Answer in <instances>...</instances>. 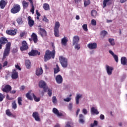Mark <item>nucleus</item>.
Returning <instances> with one entry per match:
<instances>
[{
	"label": "nucleus",
	"instance_id": "40",
	"mask_svg": "<svg viewBox=\"0 0 127 127\" xmlns=\"http://www.w3.org/2000/svg\"><path fill=\"white\" fill-rule=\"evenodd\" d=\"M109 42L110 43L111 45H112V46L115 45V40L114 39H109Z\"/></svg>",
	"mask_w": 127,
	"mask_h": 127
},
{
	"label": "nucleus",
	"instance_id": "3",
	"mask_svg": "<svg viewBox=\"0 0 127 127\" xmlns=\"http://www.w3.org/2000/svg\"><path fill=\"white\" fill-rule=\"evenodd\" d=\"M20 9H21V7L19 4H14L12 8L11 9L10 11L11 13L15 14V13H18V12L20 11Z\"/></svg>",
	"mask_w": 127,
	"mask_h": 127
},
{
	"label": "nucleus",
	"instance_id": "38",
	"mask_svg": "<svg viewBox=\"0 0 127 127\" xmlns=\"http://www.w3.org/2000/svg\"><path fill=\"white\" fill-rule=\"evenodd\" d=\"M12 109H13L14 110H15L16 109V108H17V105L16 104V101H14L12 103Z\"/></svg>",
	"mask_w": 127,
	"mask_h": 127
},
{
	"label": "nucleus",
	"instance_id": "50",
	"mask_svg": "<svg viewBox=\"0 0 127 127\" xmlns=\"http://www.w3.org/2000/svg\"><path fill=\"white\" fill-rule=\"evenodd\" d=\"M52 102L54 104H56L57 103V98L56 96H53L52 98Z\"/></svg>",
	"mask_w": 127,
	"mask_h": 127
},
{
	"label": "nucleus",
	"instance_id": "26",
	"mask_svg": "<svg viewBox=\"0 0 127 127\" xmlns=\"http://www.w3.org/2000/svg\"><path fill=\"white\" fill-rule=\"evenodd\" d=\"M32 37V39H33L34 42L35 43H36V42H37V35H36V34H35V33H33L31 36Z\"/></svg>",
	"mask_w": 127,
	"mask_h": 127
},
{
	"label": "nucleus",
	"instance_id": "6",
	"mask_svg": "<svg viewBox=\"0 0 127 127\" xmlns=\"http://www.w3.org/2000/svg\"><path fill=\"white\" fill-rule=\"evenodd\" d=\"M87 47L90 50H94L95 49H97L98 47V44L96 42L90 43L87 44Z\"/></svg>",
	"mask_w": 127,
	"mask_h": 127
},
{
	"label": "nucleus",
	"instance_id": "57",
	"mask_svg": "<svg viewBox=\"0 0 127 127\" xmlns=\"http://www.w3.org/2000/svg\"><path fill=\"white\" fill-rule=\"evenodd\" d=\"M4 98V96L2 95V94L0 93V102H2V101H3Z\"/></svg>",
	"mask_w": 127,
	"mask_h": 127
},
{
	"label": "nucleus",
	"instance_id": "20",
	"mask_svg": "<svg viewBox=\"0 0 127 127\" xmlns=\"http://www.w3.org/2000/svg\"><path fill=\"white\" fill-rule=\"evenodd\" d=\"M109 52L110 54H111L113 56V57L114 58L116 62L118 63V62H119V58L118 57L117 55H115V53H114V52L111 50H109Z\"/></svg>",
	"mask_w": 127,
	"mask_h": 127
},
{
	"label": "nucleus",
	"instance_id": "14",
	"mask_svg": "<svg viewBox=\"0 0 127 127\" xmlns=\"http://www.w3.org/2000/svg\"><path fill=\"white\" fill-rule=\"evenodd\" d=\"M29 56H36V55H40V53H38V51L32 50L31 52L28 53Z\"/></svg>",
	"mask_w": 127,
	"mask_h": 127
},
{
	"label": "nucleus",
	"instance_id": "5",
	"mask_svg": "<svg viewBox=\"0 0 127 127\" xmlns=\"http://www.w3.org/2000/svg\"><path fill=\"white\" fill-rule=\"evenodd\" d=\"M39 87L43 89L44 92H47V90H48V87L46 85V82L43 80H41L39 82Z\"/></svg>",
	"mask_w": 127,
	"mask_h": 127
},
{
	"label": "nucleus",
	"instance_id": "1",
	"mask_svg": "<svg viewBox=\"0 0 127 127\" xmlns=\"http://www.w3.org/2000/svg\"><path fill=\"white\" fill-rule=\"evenodd\" d=\"M52 46L54 50L52 52H50V51L49 50H47L45 53V55L44 56L45 62H47V61H48V60H50L51 58L54 59L55 57L56 52L55 49H54L55 48V47L54 45H53Z\"/></svg>",
	"mask_w": 127,
	"mask_h": 127
},
{
	"label": "nucleus",
	"instance_id": "10",
	"mask_svg": "<svg viewBox=\"0 0 127 127\" xmlns=\"http://www.w3.org/2000/svg\"><path fill=\"white\" fill-rule=\"evenodd\" d=\"M55 79L57 84H62L63 83V77L61 75H57Z\"/></svg>",
	"mask_w": 127,
	"mask_h": 127
},
{
	"label": "nucleus",
	"instance_id": "36",
	"mask_svg": "<svg viewBox=\"0 0 127 127\" xmlns=\"http://www.w3.org/2000/svg\"><path fill=\"white\" fill-rule=\"evenodd\" d=\"M59 72H60V68L58 64H56V68H54V74H57Z\"/></svg>",
	"mask_w": 127,
	"mask_h": 127
},
{
	"label": "nucleus",
	"instance_id": "42",
	"mask_svg": "<svg viewBox=\"0 0 127 127\" xmlns=\"http://www.w3.org/2000/svg\"><path fill=\"white\" fill-rule=\"evenodd\" d=\"M6 115H7V116L8 117H11V116H12V114H11V112H10L9 109L6 110Z\"/></svg>",
	"mask_w": 127,
	"mask_h": 127
},
{
	"label": "nucleus",
	"instance_id": "23",
	"mask_svg": "<svg viewBox=\"0 0 127 127\" xmlns=\"http://www.w3.org/2000/svg\"><path fill=\"white\" fill-rule=\"evenodd\" d=\"M79 122L80 124H84L85 123V117H84L83 114L79 115Z\"/></svg>",
	"mask_w": 127,
	"mask_h": 127
},
{
	"label": "nucleus",
	"instance_id": "15",
	"mask_svg": "<svg viewBox=\"0 0 127 127\" xmlns=\"http://www.w3.org/2000/svg\"><path fill=\"white\" fill-rule=\"evenodd\" d=\"M33 117L37 122H40V118H39V114H38V112H34L33 113Z\"/></svg>",
	"mask_w": 127,
	"mask_h": 127
},
{
	"label": "nucleus",
	"instance_id": "41",
	"mask_svg": "<svg viewBox=\"0 0 127 127\" xmlns=\"http://www.w3.org/2000/svg\"><path fill=\"white\" fill-rule=\"evenodd\" d=\"M54 35L56 37H59V30H54Z\"/></svg>",
	"mask_w": 127,
	"mask_h": 127
},
{
	"label": "nucleus",
	"instance_id": "56",
	"mask_svg": "<svg viewBox=\"0 0 127 127\" xmlns=\"http://www.w3.org/2000/svg\"><path fill=\"white\" fill-rule=\"evenodd\" d=\"M32 8H31L30 11L32 12V14H34V6L33 5H31Z\"/></svg>",
	"mask_w": 127,
	"mask_h": 127
},
{
	"label": "nucleus",
	"instance_id": "8",
	"mask_svg": "<svg viewBox=\"0 0 127 127\" xmlns=\"http://www.w3.org/2000/svg\"><path fill=\"white\" fill-rule=\"evenodd\" d=\"M35 95H34V93H33L32 91H30L26 94V97L27 98V99H28V100H30V101H32L33 100L32 97H33L34 98Z\"/></svg>",
	"mask_w": 127,
	"mask_h": 127
},
{
	"label": "nucleus",
	"instance_id": "48",
	"mask_svg": "<svg viewBox=\"0 0 127 127\" xmlns=\"http://www.w3.org/2000/svg\"><path fill=\"white\" fill-rule=\"evenodd\" d=\"M98 125V121H94V123L91 124L90 127H96V126Z\"/></svg>",
	"mask_w": 127,
	"mask_h": 127
},
{
	"label": "nucleus",
	"instance_id": "54",
	"mask_svg": "<svg viewBox=\"0 0 127 127\" xmlns=\"http://www.w3.org/2000/svg\"><path fill=\"white\" fill-rule=\"evenodd\" d=\"M71 99H72L71 98L68 97L67 98H64V102H70V101H71Z\"/></svg>",
	"mask_w": 127,
	"mask_h": 127
},
{
	"label": "nucleus",
	"instance_id": "35",
	"mask_svg": "<svg viewBox=\"0 0 127 127\" xmlns=\"http://www.w3.org/2000/svg\"><path fill=\"white\" fill-rule=\"evenodd\" d=\"M43 8L45 9V10H49V9H50L49 4L48 3H45L43 4Z\"/></svg>",
	"mask_w": 127,
	"mask_h": 127
},
{
	"label": "nucleus",
	"instance_id": "11",
	"mask_svg": "<svg viewBox=\"0 0 127 127\" xmlns=\"http://www.w3.org/2000/svg\"><path fill=\"white\" fill-rule=\"evenodd\" d=\"M12 79H17L18 78V72L16 71V69H13L11 73Z\"/></svg>",
	"mask_w": 127,
	"mask_h": 127
},
{
	"label": "nucleus",
	"instance_id": "59",
	"mask_svg": "<svg viewBox=\"0 0 127 127\" xmlns=\"http://www.w3.org/2000/svg\"><path fill=\"white\" fill-rule=\"evenodd\" d=\"M100 120H105V116L104 115L101 114L100 116Z\"/></svg>",
	"mask_w": 127,
	"mask_h": 127
},
{
	"label": "nucleus",
	"instance_id": "61",
	"mask_svg": "<svg viewBox=\"0 0 127 127\" xmlns=\"http://www.w3.org/2000/svg\"><path fill=\"white\" fill-rule=\"evenodd\" d=\"M7 65V61H5L3 64V67H5Z\"/></svg>",
	"mask_w": 127,
	"mask_h": 127
},
{
	"label": "nucleus",
	"instance_id": "21",
	"mask_svg": "<svg viewBox=\"0 0 127 127\" xmlns=\"http://www.w3.org/2000/svg\"><path fill=\"white\" fill-rule=\"evenodd\" d=\"M83 98V95L81 94H76V96L75 97V103L76 105H79V100Z\"/></svg>",
	"mask_w": 127,
	"mask_h": 127
},
{
	"label": "nucleus",
	"instance_id": "49",
	"mask_svg": "<svg viewBox=\"0 0 127 127\" xmlns=\"http://www.w3.org/2000/svg\"><path fill=\"white\" fill-rule=\"evenodd\" d=\"M91 24L92 25H93V26H96V25H97V21H96V20L95 19H92L91 20Z\"/></svg>",
	"mask_w": 127,
	"mask_h": 127
},
{
	"label": "nucleus",
	"instance_id": "7",
	"mask_svg": "<svg viewBox=\"0 0 127 127\" xmlns=\"http://www.w3.org/2000/svg\"><path fill=\"white\" fill-rule=\"evenodd\" d=\"M106 72L109 76H111L113 74V70H114V67L110 66L108 65H106Z\"/></svg>",
	"mask_w": 127,
	"mask_h": 127
},
{
	"label": "nucleus",
	"instance_id": "55",
	"mask_svg": "<svg viewBox=\"0 0 127 127\" xmlns=\"http://www.w3.org/2000/svg\"><path fill=\"white\" fill-rule=\"evenodd\" d=\"M82 113L84 114V115H87V114H88V110L85 108L82 109Z\"/></svg>",
	"mask_w": 127,
	"mask_h": 127
},
{
	"label": "nucleus",
	"instance_id": "63",
	"mask_svg": "<svg viewBox=\"0 0 127 127\" xmlns=\"http://www.w3.org/2000/svg\"><path fill=\"white\" fill-rule=\"evenodd\" d=\"M36 13L38 16H40V13L38 12V10H36Z\"/></svg>",
	"mask_w": 127,
	"mask_h": 127
},
{
	"label": "nucleus",
	"instance_id": "60",
	"mask_svg": "<svg viewBox=\"0 0 127 127\" xmlns=\"http://www.w3.org/2000/svg\"><path fill=\"white\" fill-rule=\"evenodd\" d=\"M43 21H45V22H48V19L46 18V17H44L43 19Z\"/></svg>",
	"mask_w": 127,
	"mask_h": 127
},
{
	"label": "nucleus",
	"instance_id": "27",
	"mask_svg": "<svg viewBox=\"0 0 127 127\" xmlns=\"http://www.w3.org/2000/svg\"><path fill=\"white\" fill-rule=\"evenodd\" d=\"M22 4L23 6V8H27L28 7V5H29V3L26 2L25 0H23L22 1Z\"/></svg>",
	"mask_w": 127,
	"mask_h": 127
},
{
	"label": "nucleus",
	"instance_id": "39",
	"mask_svg": "<svg viewBox=\"0 0 127 127\" xmlns=\"http://www.w3.org/2000/svg\"><path fill=\"white\" fill-rule=\"evenodd\" d=\"M91 15L92 16H93V17H96V16L97 15V11H96L95 10H93L91 11Z\"/></svg>",
	"mask_w": 127,
	"mask_h": 127
},
{
	"label": "nucleus",
	"instance_id": "31",
	"mask_svg": "<svg viewBox=\"0 0 127 127\" xmlns=\"http://www.w3.org/2000/svg\"><path fill=\"white\" fill-rule=\"evenodd\" d=\"M107 4H111V0H104L103 1V7H106Z\"/></svg>",
	"mask_w": 127,
	"mask_h": 127
},
{
	"label": "nucleus",
	"instance_id": "28",
	"mask_svg": "<svg viewBox=\"0 0 127 127\" xmlns=\"http://www.w3.org/2000/svg\"><path fill=\"white\" fill-rule=\"evenodd\" d=\"M121 64H122V65H127V58L125 57H122L121 58Z\"/></svg>",
	"mask_w": 127,
	"mask_h": 127
},
{
	"label": "nucleus",
	"instance_id": "32",
	"mask_svg": "<svg viewBox=\"0 0 127 127\" xmlns=\"http://www.w3.org/2000/svg\"><path fill=\"white\" fill-rule=\"evenodd\" d=\"M7 42V39L4 38H0V44H5Z\"/></svg>",
	"mask_w": 127,
	"mask_h": 127
},
{
	"label": "nucleus",
	"instance_id": "62",
	"mask_svg": "<svg viewBox=\"0 0 127 127\" xmlns=\"http://www.w3.org/2000/svg\"><path fill=\"white\" fill-rule=\"evenodd\" d=\"M24 89H25V87L24 86H21L20 90L21 91H23V90H24Z\"/></svg>",
	"mask_w": 127,
	"mask_h": 127
},
{
	"label": "nucleus",
	"instance_id": "18",
	"mask_svg": "<svg viewBox=\"0 0 127 127\" xmlns=\"http://www.w3.org/2000/svg\"><path fill=\"white\" fill-rule=\"evenodd\" d=\"M90 112L91 115H99V114H100V112L98 111V109L95 107H92L91 108Z\"/></svg>",
	"mask_w": 127,
	"mask_h": 127
},
{
	"label": "nucleus",
	"instance_id": "53",
	"mask_svg": "<svg viewBox=\"0 0 127 127\" xmlns=\"http://www.w3.org/2000/svg\"><path fill=\"white\" fill-rule=\"evenodd\" d=\"M74 48L76 49V50H79V49H80V45L78 44H75Z\"/></svg>",
	"mask_w": 127,
	"mask_h": 127
},
{
	"label": "nucleus",
	"instance_id": "46",
	"mask_svg": "<svg viewBox=\"0 0 127 127\" xmlns=\"http://www.w3.org/2000/svg\"><path fill=\"white\" fill-rule=\"evenodd\" d=\"M67 108L69 111H72V109H73V104L69 103Z\"/></svg>",
	"mask_w": 127,
	"mask_h": 127
},
{
	"label": "nucleus",
	"instance_id": "2",
	"mask_svg": "<svg viewBox=\"0 0 127 127\" xmlns=\"http://www.w3.org/2000/svg\"><path fill=\"white\" fill-rule=\"evenodd\" d=\"M60 62L63 68H67L68 66V60L64 57H60Z\"/></svg>",
	"mask_w": 127,
	"mask_h": 127
},
{
	"label": "nucleus",
	"instance_id": "58",
	"mask_svg": "<svg viewBox=\"0 0 127 127\" xmlns=\"http://www.w3.org/2000/svg\"><path fill=\"white\" fill-rule=\"evenodd\" d=\"M15 67L16 69H18V70H19V71H21V68L20 66H19V65H18V64H15Z\"/></svg>",
	"mask_w": 127,
	"mask_h": 127
},
{
	"label": "nucleus",
	"instance_id": "13",
	"mask_svg": "<svg viewBox=\"0 0 127 127\" xmlns=\"http://www.w3.org/2000/svg\"><path fill=\"white\" fill-rule=\"evenodd\" d=\"M2 90L5 93H8V92H10V91H11V86L9 85H6L5 86L4 88H2Z\"/></svg>",
	"mask_w": 127,
	"mask_h": 127
},
{
	"label": "nucleus",
	"instance_id": "25",
	"mask_svg": "<svg viewBox=\"0 0 127 127\" xmlns=\"http://www.w3.org/2000/svg\"><path fill=\"white\" fill-rule=\"evenodd\" d=\"M6 4V3L5 2V1L4 0H1L0 1V8H2V9H3V8L5 7Z\"/></svg>",
	"mask_w": 127,
	"mask_h": 127
},
{
	"label": "nucleus",
	"instance_id": "64",
	"mask_svg": "<svg viewBox=\"0 0 127 127\" xmlns=\"http://www.w3.org/2000/svg\"><path fill=\"white\" fill-rule=\"evenodd\" d=\"M25 33L23 32H22L20 34V37H23L24 36Z\"/></svg>",
	"mask_w": 127,
	"mask_h": 127
},
{
	"label": "nucleus",
	"instance_id": "51",
	"mask_svg": "<svg viewBox=\"0 0 127 127\" xmlns=\"http://www.w3.org/2000/svg\"><path fill=\"white\" fill-rule=\"evenodd\" d=\"M101 33L102 36H106V35H107V34H108V32H107L106 31L103 30L101 31Z\"/></svg>",
	"mask_w": 127,
	"mask_h": 127
},
{
	"label": "nucleus",
	"instance_id": "29",
	"mask_svg": "<svg viewBox=\"0 0 127 127\" xmlns=\"http://www.w3.org/2000/svg\"><path fill=\"white\" fill-rule=\"evenodd\" d=\"M25 66L27 69H29L31 67V63H30V61L27 60L25 61Z\"/></svg>",
	"mask_w": 127,
	"mask_h": 127
},
{
	"label": "nucleus",
	"instance_id": "47",
	"mask_svg": "<svg viewBox=\"0 0 127 127\" xmlns=\"http://www.w3.org/2000/svg\"><path fill=\"white\" fill-rule=\"evenodd\" d=\"M82 28L84 30V31H88V27L87 26V24H83L82 26Z\"/></svg>",
	"mask_w": 127,
	"mask_h": 127
},
{
	"label": "nucleus",
	"instance_id": "52",
	"mask_svg": "<svg viewBox=\"0 0 127 127\" xmlns=\"http://www.w3.org/2000/svg\"><path fill=\"white\" fill-rule=\"evenodd\" d=\"M34 100L35 101V102H39L40 101V98L39 97H36L35 95H34Z\"/></svg>",
	"mask_w": 127,
	"mask_h": 127
},
{
	"label": "nucleus",
	"instance_id": "17",
	"mask_svg": "<svg viewBox=\"0 0 127 127\" xmlns=\"http://www.w3.org/2000/svg\"><path fill=\"white\" fill-rule=\"evenodd\" d=\"M43 73V69H42V67H38L36 70V75L37 76H40V75H42Z\"/></svg>",
	"mask_w": 127,
	"mask_h": 127
},
{
	"label": "nucleus",
	"instance_id": "30",
	"mask_svg": "<svg viewBox=\"0 0 127 127\" xmlns=\"http://www.w3.org/2000/svg\"><path fill=\"white\" fill-rule=\"evenodd\" d=\"M40 33L41 35V36H45L46 35V31L44 30V29L40 28Z\"/></svg>",
	"mask_w": 127,
	"mask_h": 127
},
{
	"label": "nucleus",
	"instance_id": "44",
	"mask_svg": "<svg viewBox=\"0 0 127 127\" xmlns=\"http://www.w3.org/2000/svg\"><path fill=\"white\" fill-rule=\"evenodd\" d=\"M17 22L18 23V24H22V22H23V21H22V19L21 18H18L17 19Z\"/></svg>",
	"mask_w": 127,
	"mask_h": 127
},
{
	"label": "nucleus",
	"instance_id": "12",
	"mask_svg": "<svg viewBox=\"0 0 127 127\" xmlns=\"http://www.w3.org/2000/svg\"><path fill=\"white\" fill-rule=\"evenodd\" d=\"M80 40V38L78 36H74L73 37L72 39V45H75V44H78L79 43V41Z\"/></svg>",
	"mask_w": 127,
	"mask_h": 127
},
{
	"label": "nucleus",
	"instance_id": "9",
	"mask_svg": "<svg viewBox=\"0 0 127 127\" xmlns=\"http://www.w3.org/2000/svg\"><path fill=\"white\" fill-rule=\"evenodd\" d=\"M21 51H23L24 50H27L28 49V46H27V43L26 41H23L22 42V46L20 47Z\"/></svg>",
	"mask_w": 127,
	"mask_h": 127
},
{
	"label": "nucleus",
	"instance_id": "43",
	"mask_svg": "<svg viewBox=\"0 0 127 127\" xmlns=\"http://www.w3.org/2000/svg\"><path fill=\"white\" fill-rule=\"evenodd\" d=\"M47 90L49 97H51V96H52V89L48 88Z\"/></svg>",
	"mask_w": 127,
	"mask_h": 127
},
{
	"label": "nucleus",
	"instance_id": "45",
	"mask_svg": "<svg viewBox=\"0 0 127 127\" xmlns=\"http://www.w3.org/2000/svg\"><path fill=\"white\" fill-rule=\"evenodd\" d=\"M91 1L90 0H87L84 1V6H88L89 3H90Z\"/></svg>",
	"mask_w": 127,
	"mask_h": 127
},
{
	"label": "nucleus",
	"instance_id": "16",
	"mask_svg": "<svg viewBox=\"0 0 127 127\" xmlns=\"http://www.w3.org/2000/svg\"><path fill=\"white\" fill-rule=\"evenodd\" d=\"M53 113L57 116V117H62V113L59 112V111H58V109L57 108H53Z\"/></svg>",
	"mask_w": 127,
	"mask_h": 127
},
{
	"label": "nucleus",
	"instance_id": "4",
	"mask_svg": "<svg viewBox=\"0 0 127 127\" xmlns=\"http://www.w3.org/2000/svg\"><path fill=\"white\" fill-rule=\"evenodd\" d=\"M10 46H11L10 43L8 42L6 44L5 48L3 52L4 58H5V57H6L7 56H8V55H9V52L10 51Z\"/></svg>",
	"mask_w": 127,
	"mask_h": 127
},
{
	"label": "nucleus",
	"instance_id": "37",
	"mask_svg": "<svg viewBox=\"0 0 127 127\" xmlns=\"http://www.w3.org/2000/svg\"><path fill=\"white\" fill-rule=\"evenodd\" d=\"M18 104L19 106L22 105V98L21 97H19L17 98Z\"/></svg>",
	"mask_w": 127,
	"mask_h": 127
},
{
	"label": "nucleus",
	"instance_id": "22",
	"mask_svg": "<svg viewBox=\"0 0 127 127\" xmlns=\"http://www.w3.org/2000/svg\"><path fill=\"white\" fill-rule=\"evenodd\" d=\"M28 24L30 27H32L33 25H34V21L31 19V17L29 16L28 17Z\"/></svg>",
	"mask_w": 127,
	"mask_h": 127
},
{
	"label": "nucleus",
	"instance_id": "24",
	"mask_svg": "<svg viewBox=\"0 0 127 127\" xmlns=\"http://www.w3.org/2000/svg\"><path fill=\"white\" fill-rule=\"evenodd\" d=\"M6 33L9 35H15L16 34V31L15 30H9L6 31Z\"/></svg>",
	"mask_w": 127,
	"mask_h": 127
},
{
	"label": "nucleus",
	"instance_id": "33",
	"mask_svg": "<svg viewBox=\"0 0 127 127\" xmlns=\"http://www.w3.org/2000/svg\"><path fill=\"white\" fill-rule=\"evenodd\" d=\"M67 39L65 37H64V38L62 39V44L63 45H64V46H66V44H67Z\"/></svg>",
	"mask_w": 127,
	"mask_h": 127
},
{
	"label": "nucleus",
	"instance_id": "19",
	"mask_svg": "<svg viewBox=\"0 0 127 127\" xmlns=\"http://www.w3.org/2000/svg\"><path fill=\"white\" fill-rule=\"evenodd\" d=\"M109 52L110 54H111L113 56V57L114 58L116 62L118 63V62H119V58L118 57L117 55H115V53H114V52L111 50H109Z\"/></svg>",
	"mask_w": 127,
	"mask_h": 127
},
{
	"label": "nucleus",
	"instance_id": "34",
	"mask_svg": "<svg viewBox=\"0 0 127 127\" xmlns=\"http://www.w3.org/2000/svg\"><path fill=\"white\" fill-rule=\"evenodd\" d=\"M59 27H60V23H59V22H56L55 23L54 30H59Z\"/></svg>",
	"mask_w": 127,
	"mask_h": 127
}]
</instances>
